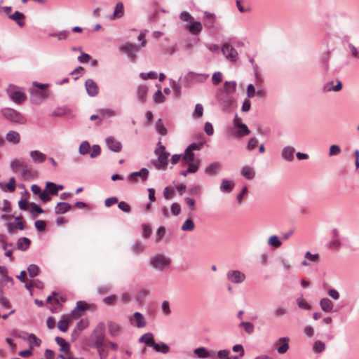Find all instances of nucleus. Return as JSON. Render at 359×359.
Listing matches in <instances>:
<instances>
[{
    "instance_id": "obj_7",
    "label": "nucleus",
    "mask_w": 359,
    "mask_h": 359,
    "mask_svg": "<svg viewBox=\"0 0 359 359\" xmlns=\"http://www.w3.org/2000/svg\"><path fill=\"white\" fill-rule=\"evenodd\" d=\"M1 113L4 118L11 122L22 123L25 120L24 116L19 111L11 108L3 109Z\"/></svg>"
},
{
    "instance_id": "obj_28",
    "label": "nucleus",
    "mask_w": 359,
    "mask_h": 359,
    "mask_svg": "<svg viewBox=\"0 0 359 359\" xmlns=\"http://www.w3.org/2000/svg\"><path fill=\"white\" fill-rule=\"evenodd\" d=\"M29 156L35 163H42L46 159V155L39 150L31 151Z\"/></svg>"
},
{
    "instance_id": "obj_4",
    "label": "nucleus",
    "mask_w": 359,
    "mask_h": 359,
    "mask_svg": "<svg viewBox=\"0 0 359 359\" xmlns=\"http://www.w3.org/2000/svg\"><path fill=\"white\" fill-rule=\"evenodd\" d=\"M154 153L158 155V158L156 160H151V165L157 170H165L169 163L168 157L170 155V152L155 149Z\"/></svg>"
},
{
    "instance_id": "obj_1",
    "label": "nucleus",
    "mask_w": 359,
    "mask_h": 359,
    "mask_svg": "<svg viewBox=\"0 0 359 359\" xmlns=\"http://www.w3.org/2000/svg\"><path fill=\"white\" fill-rule=\"evenodd\" d=\"M105 330L106 326L103 322H100L97 325L91 335V337L95 339L91 344V347L100 348L101 346H104L105 341Z\"/></svg>"
},
{
    "instance_id": "obj_14",
    "label": "nucleus",
    "mask_w": 359,
    "mask_h": 359,
    "mask_svg": "<svg viewBox=\"0 0 359 359\" xmlns=\"http://www.w3.org/2000/svg\"><path fill=\"white\" fill-rule=\"evenodd\" d=\"M85 88L90 97H95L99 93L98 85L92 79H88L85 81Z\"/></svg>"
},
{
    "instance_id": "obj_11",
    "label": "nucleus",
    "mask_w": 359,
    "mask_h": 359,
    "mask_svg": "<svg viewBox=\"0 0 359 359\" xmlns=\"http://www.w3.org/2000/svg\"><path fill=\"white\" fill-rule=\"evenodd\" d=\"M227 280L235 284H241L245 280V275L239 270H230L226 273Z\"/></svg>"
},
{
    "instance_id": "obj_8",
    "label": "nucleus",
    "mask_w": 359,
    "mask_h": 359,
    "mask_svg": "<svg viewBox=\"0 0 359 359\" xmlns=\"http://www.w3.org/2000/svg\"><path fill=\"white\" fill-rule=\"evenodd\" d=\"M120 49L123 53L128 55L130 60L135 61L136 60V53L139 50V46L137 45L127 42L123 44Z\"/></svg>"
},
{
    "instance_id": "obj_31",
    "label": "nucleus",
    "mask_w": 359,
    "mask_h": 359,
    "mask_svg": "<svg viewBox=\"0 0 359 359\" xmlns=\"http://www.w3.org/2000/svg\"><path fill=\"white\" fill-rule=\"evenodd\" d=\"M124 15V5L121 1L118 2L115 7L114 13L111 15L109 16L111 20L121 18Z\"/></svg>"
},
{
    "instance_id": "obj_38",
    "label": "nucleus",
    "mask_w": 359,
    "mask_h": 359,
    "mask_svg": "<svg viewBox=\"0 0 359 359\" xmlns=\"http://www.w3.org/2000/svg\"><path fill=\"white\" fill-rule=\"evenodd\" d=\"M153 348L156 352L166 354L170 352V346L165 342L161 341L160 343H153Z\"/></svg>"
},
{
    "instance_id": "obj_62",
    "label": "nucleus",
    "mask_w": 359,
    "mask_h": 359,
    "mask_svg": "<svg viewBox=\"0 0 359 359\" xmlns=\"http://www.w3.org/2000/svg\"><path fill=\"white\" fill-rule=\"evenodd\" d=\"M297 304L300 309L304 310H309L311 308V305L302 297L297 299Z\"/></svg>"
},
{
    "instance_id": "obj_34",
    "label": "nucleus",
    "mask_w": 359,
    "mask_h": 359,
    "mask_svg": "<svg viewBox=\"0 0 359 359\" xmlns=\"http://www.w3.org/2000/svg\"><path fill=\"white\" fill-rule=\"evenodd\" d=\"M320 306L323 311L330 313L333 310L334 304L329 298L325 297L320 300Z\"/></svg>"
},
{
    "instance_id": "obj_39",
    "label": "nucleus",
    "mask_w": 359,
    "mask_h": 359,
    "mask_svg": "<svg viewBox=\"0 0 359 359\" xmlns=\"http://www.w3.org/2000/svg\"><path fill=\"white\" fill-rule=\"evenodd\" d=\"M154 334L151 332H147L142 335L139 339V343H144L149 346H151L153 348V343H156L154 340Z\"/></svg>"
},
{
    "instance_id": "obj_13",
    "label": "nucleus",
    "mask_w": 359,
    "mask_h": 359,
    "mask_svg": "<svg viewBox=\"0 0 359 359\" xmlns=\"http://www.w3.org/2000/svg\"><path fill=\"white\" fill-rule=\"evenodd\" d=\"M105 143L108 149L116 153L121 151L123 147L121 142L112 136L107 137Z\"/></svg>"
},
{
    "instance_id": "obj_54",
    "label": "nucleus",
    "mask_w": 359,
    "mask_h": 359,
    "mask_svg": "<svg viewBox=\"0 0 359 359\" xmlns=\"http://www.w3.org/2000/svg\"><path fill=\"white\" fill-rule=\"evenodd\" d=\"M194 353L200 358H207L210 356L209 351L205 347L196 348Z\"/></svg>"
},
{
    "instance_id": "obj_35",
    "label": "nucleus",
    "mask_w": 359,
    "mask_h": 359,
    "mask_svg": "<svg viewBox=\"0 0 359 359\" xmlns=\"http://www.w3.org/2000/svg\"><path fill=\"white\" fill-rule=\"evenodd\" d=\"M15 179L14 177H10L8 182L6 184L0 182V189L3 191L13 192L15 189Z\"/></svg>"
},
{
    "instance_id": "obj_41",
    "label": "nucleus",
    "mask_w": 359,
    "mask_h": 359,
    "mask_svg": "<svg viewBox=\"0 0 359 359\" xmlns=\"http://www.w3.org/2000/svg\"><path fill=\"white\" fill-rule=\"evenodd\" d=\"M70 317L67 315H62L61 319L57 323V328L62 332H65L69 327V321Z\"/></svg>"
},
{
    "instance_id": "obj_45",
    "label": "nucleus",
    "mask_w": 359,
    "mask_h": 359,
    "mask_svg": "<svg viewBox=\"0 0 359 359\" xmlns=\"http://www.w3.org/2000/svg\"><path fill=\"white\" fill-rule=\"evenodd\" d=\"M36 175V172L33 170L32 168L31 165L26 164L25 166H24V168L21 170V177H32L34 175Z\"/></svg>"
},
{
    "instance_id": "obj_64",
    "label": "nucleus",
    "mask_w": 359,
    "mask_h": 359,
    "mask_svg": "<svg viewBox=\"0 0 359 359\" xmlns=\"http://www.w3.org/2000/svg\"><path fill=\"white\" fill-rule=\"evenodd\" d=\"M313 351L316 353H322L325 349V344L321 341H316L313 344Z\"/></svg>"
},
{
    "instance_id": "obj_44",
    "label": "nucleus",
    "mask_w": 359,
    "mask_h": 359,
    "mask_svg": "<svg viewBox=\"0 0 359 359\" xmlns=\"http://www.w3.org/2000/svg\"><path fill=\"white\" fill-rule=\"evenodd\" d=\"M237 83L235 81H225L224 88L219 89L217 91H225L231 95V93H234L236 89Z\"/></svg>"
},
{
    "instance_id": "obj_29",
    "label": "nucleus",
    "mask_w": 359,
    "mask_h": 359,
    "mask_svg": "<svg viewBox=\"0 0 359 359\" xmlns=\"http://www.w3.org/2000/svg\"><path fill=\"white\" fill-rule=\"evenodd\" d=\"M148 87L144 85H140L137 87V97L138 100L144 104L147 100Z\"/></svg>"
},
{
    "instance_id": "obj_15",
    "label": "nucleus",
    "mask_w": 359,
    "mask_h": 359,
    "mask_svg": "<svg viewBox=\"0 0 359 359\" xmlns=\"http://www.w3.org/2000/svg\"><path fill=\"white\" fill-rule=\"evenodd\" d=\"M149 171L147 168H142L139 171L131 172L128 177L133 182H135L137 180V177H140L142 182H145L149 177Z\"/></svg>"
},
{
    "instance_id": "obj_59",
    "label": "nucleus",
    "mask_w": 359,
    "mask_h": 359,
    "mask_svg": "<svg viewBox=\"0 0 359 359\" xmlns=\"http://www.w3.org/2000/svg\"><path fill=\"white\" fill-rule=\"evenodd\" d=\"M188 193L191 196H199L201 194V187L198 184H191L189 187Z\"/></svg>"
},
{
    "instance_id": "obj_49",
    "label": "nucleus",
    "mask_w": 359,
    "mask_h": 359,
    "mask_svg": "<svg viewBox=\"0 0 359 359\" xmlns=\"http://www.w3.org/2000/svg\"><path fill=\"white\" fill-rule=\"evenodd\" d=\"M90 145L87 140L83 141L79 147V154L81 156L87 155L90 153Z\"/></svg>"
},
{
    "instance_id": "obj_51",
    "label": "nucleus",
    "mask_w": 359,
    "mask_h": 359,
    "mask_svg": "<svg viewBox=\"0 0 359 359\" xmlns=\"http://www.w3.org/2000/svg\"><path fill=\"white\" fill-rule=\"evenodd\" d=\"M194 227H195V224H194V222L193 221V219L191 218H188L182 224V225L181 226V229L183 231H191L194 229Z\"/></svg>"
},
{
    "instance_id": "obj_55",
    "label": "nucleus",
    "mask_w": 359,
    "mask_h": 359,
    "mask_svg": "<svg viewBox=\"0 0 359 359\" xmlns=\"http://www.w3.org/2000/svg\"><path fill=\"white\" fill-rule=\"evenodd\" d=\"M69 112V109L67 107H58L52 113V116L55 117H60L63 115H67Z\"/></svg>"
},
{
    "instance_id": "obj_52",
    "label": "nucleus",
    "mask_w": 359,
    "mask_h": 359,
    "mask_svg": "<svg viewBox=\"0 0 359 359\" xmlns=\"http://www.w3.org/2000/svg\"><path fill=\"white\" fill-rule=\"evenodd\" d=\"M182 158L185 162L194 161L195 159V154L191 150H189V148H186L184 152L182 154Z\"/></svg>"
},
{
    "instance_id": "obj_12",
    "label": "nucleus",
    "mask_w": 359,
    "mask_h": 359,
    "mask_svg": "<svg viewBox=\"0 0 359 359\" xmlns=\"http://www.w3.org/2000/svg\"><path fill=\"white\" fill-rule=\"evenodd\" d=\"M88 309V305L85 301H78L76 307L71 311L74 319H79L83 316V313Z\"/></svg>"
},
{
    "instance_id": "obj_9",
    "label": "nucleus",
    "mask_w": 359,
    "mask_h": 359,
    "mask_svg": "<svg viewBox=\"0 0 359 359\" xmlns=\"http://www.w3.org/2000/svg\"><path fill=\"white\" fill-rule=\"evenodd\" d=\"M325 43L327 47V52L324 55L323 59L328 60L331 52L335 49L338 43L337 36L334 34H328L325 38Z\"/></svg>"
},
{
    "instance_id": "obj_24",
    "label": "nucleus",
    "mask_w": 359,
    "mask_h": 359,
    "mask_svg": "<svg viewBox=\"0 0 359 359\" xmlns=\"http://www.w3.org/2000/svg\"><path fill=\"white\" fill-rule=\"evenodd\" d=\"M46 95L38 90L32 89L30 92V101L34 104H39L45 99Z\"/></svg>"
},
{
    "instance_id": "obj_36",
    "label": "nucleus",
    "mask_w": 359,
    "mask_h": 359,
    "mask_svg": "<svg viewBox=\"0 0 359 359\" xmlns=\"http://www.w3.org/2000/svg\"><path fill=\"white\" fill-rule=\"evenodd\" d=\"M234 187V182L232 180L223 179L219 189L222 193H230Z\"/></svg>"
},
{
    "instance_id": "obj_40",
    "label": "nucleus",
    "mask_w": 359,
    "mask_h": 359,
    "mask_svg": "<svg viewBox=\"0 0 359 359\" xmlns=\"http://www.w3.org/2000/svg\"><path fill=\"white\" fill-rule=\"evenodd\" d=\"M27 163H25L23 159H13L10 163V168L13 172H18L19 168L23 169L24 166L26 165Z\"/></svg>"
},
{
    "instance_id": "obj_46",
    "label": "nucleus",
    "mask_w": 359,
    "mask_h": 359,
    "mask_svg": "<svg viewBox=\"0 0 359 359\" xmlns=\"http://www.w3.org/2000/svg\"><path fill=\"white\" fill-rule=\"evenodd\" d=\"M241 175L248 180H252L255 176V172L249 166H243L241 169Z\"/></svg>"
},
{
    "instance_id": "obj_6",
    "label": "nucleus",
    "mask_w": 359,
    "mask_h": 359,
    "mask_svg": "<svg viewBox=\"0 0 359 359\" xmlns=\"http://www.w3.org/2000/svg\"><path fill=\"white\" fill-rule=\"evenodd\" d=\"M150 264L154 269L162 270L171 264V259L163 255H156L149 259Z\"/></svg>"
},
{
    "instance_id": "obj_30",
    "label": "nucleus",
    "mask_w": 359,
    "mask_h": 359,
    "mask_svg": "<svg viewBox=\"0 0 359 359\" xmlns=\"http://www.w3.org/2000/svg\"><path fill=\"white\" fill-rule=\"evenodd\" d=\"M44 193L49 197L48 201L52 199L53 196H57L56 184L52 182L46 183Z\"/></svg>"
},
{
    "instance_id": "obj_61",
    "label": "nucleus",
    "mask_w": 359,
    "mask_h": 359,
    "mask_svg": "<svg viewBox=\"0 0 359 359\" xmlns=\"http://www.w3.org/2000/svg\"><path fill=\"white\" fill-rule=\"evenodd\" d=\"M156 128L158 133L162 135H165L168 133L167 128L164 126L161 118L158 119L156 123Z\"/></svg>"
},
{
    "instance_id": "obj_37",
    "label": "nucleus",
    "mask_w": 359,
    "mask_h": 359,
    "mask_svg": "<svg viewBox=\"0 0 359 359\" xmlns=\"http://www.w3.org/2000/svg\"><path fill=\"white\" fill-rule=\"evenodd\" d=\"M31 244V241L27 237L20 238L16 243V249L25 251L29 248Z\"/></svg>"
},
{
    "instance_id": "obj_26",
    "label": "nucleus",
    "mask_w": 359,
    "mask_h": 359,
    "mask_svg": "<svg viewBox=\"0 0 359 359\" xmlns=\"http://www.w3.org/2000/svg\"><path fill=\"white\" fill-rule=\"evenodd\" d=\"M250 133V130L248 126L243 123H236L235 128V135L238 137L248 135Z\"/></svg>"
},
{
    "instance_id": "obj_63",
    "label": "nucleus",
    "mask_w": 359,
    "mask_h": 359,
    "mask_svg": "<svg viewBox=\"0 0 359 359\" xmlns=\"http://www.w3.org/2000/svg\"><path fill=\"white\" fill-rule=\"evenodd\" d=\"M180 19L183 22H191L194 18L193 16L186 11H183L180 13L179 15Z\"/></svg>"
},
{
    "instance_id": "obj_23",
    "label": "nucleus",
    "mask_w": 359,
    "mask_h": 359,
    "mask_svg": "<svg viewBox=\"0 0 359 359\" xmlns=\"http://www.w3.org/2000/svg\"><path fill=\"white\" fill-rule=\"evenodd\" d=\"M187 27L192 35H198L203 29L202 23L194 20V19L187 25Z\"/></svg>"
},
{
    "instance_id": "obj_42",
    "label": "nucleus",
    "mask_w": 359,
    "mask_h": 359,
    "mask_svg": "<svg viewBox=\"0 0 359 359\" xmlns=\"http://www.w3.org/2000/svg\"><path fill=\"white\" fill-rule=\"evenodd\" d=\"M55 342L57 345L60 346V351L62 352L67 353L70 350V344L69 342L65 341V340L60 337H56Z\"/></svg>"
},
{
    "instance_id": "obj_32",
    "label": "nucleus",
    "mask_w": 359,
    "mask_h": 359,
    "mask_svg": "<svg viewBox=\"0 0 359 359\" xmlns=\"http://www.w3.org/2000/svg\"><path fill=\"white\" fill-rule=\"evenodd\" d=\"M72 205L67 202H59L55 207V212L57 215H62L69 211Z\"/></svg>"
},
{
    "instance_id": "obj_57",
    "label": "nucleus",
    "mask_w": 359,
    "mask_h": 359,
    "mask_svg": "<svg viewBox=\"0 0 359 359\" xmlns=\"http://www.w3.org/2000/svg\"><path fill=\"white\" fill-rule=\"evenodd\" d=\"M238 326L240 327H243L245 331L249 334H252L255 330V326L251 322L243 321Z\"/></svg>"
},
{
    "instance_id": "obj_19",
    "label": "nucleus",
    "mask_w": 359,
    "mask_h": 359,
    "mask_svg": "<svg viewBox=\"0 0 359 359\" xmlns=\"http://www.w3.org/2000/svg\"><path fill=\"white\" fill-rule=\"evenodd\" d=\"M108 333L111 337H117L121 332V326L116 322L109 320L107 322Z\"/></svg>"
},
{
    "instance_id": "obj_33",
    "label": "nucleus",
    "mask_w": 359,
    "mask_h": 359,
    "mask_svg": "<svg viewBox=\"0 0 359 359\" xmlns=\"http://www.w3.org/2000/svg\"><path fill=\"white\" fill-rule=\"evenodd\" d=\"M6 140L13 144H18L20 141V133L15 130H10L6 135Z\"/></svg>"
},
{
    "instance_id": "obj_17",
    "label": "nucleus",
    "mask_w": 359,
    "mask_h": 359,
    "mask_svg": "<svg viewBox=\"0 0 359 359\" xmlns=\"http://www.w3.org/2000/svg\"><path fill=\"white\" fill-rule=\"evenodd\" d=\"M130 322L138 328H142L146 325L145 318L139 311H136L133 313V318H130Z\"/></svg>"
},
{
    "instance_id": "obj_58",
    "label": "nucleus",
    "mask_w": 359,
    "mask_h": 359,
    "mask_svg": "<svg viewBox=\"0 0 359 359\" xmlns=\"http://www.w3.org/2000/svg\"><path fill=\"white\" fill-rule=\"evenodd\" d=\"M8 283H10L11 285H13V279L11 276H9L7 275V273H5L1 276V278L0 279V289H3V287Z\"/></svg>"
},
{
    "instance_id": "obj_22",
    "label": "nucleus",
    "mask_w": 359,
    "mask_h": 359,
    "mask_svg": "<svg viewBox=\"0 0 359 359\" xmlns=\"http://www.w3.org/2000/svg\"><path fill=\"white\" fill-rule=\"evenodd\" d=\"M221 168V164L219 162H213L205 167L204 172L205 175L214 177L217 175Z\"/></svg>"
},
{
    "instance_id": "obj_18",
    "label": "nucleus",
    "mask_w": 359,
    "mask_h": 359,
    "mask_svg": "<svg viewBox=\"0 0 359 359\" xmlns=\"http://www.w3.org/2000/svg\"><path fill=\"white\" fill-rule=\"evenodd\" d=\"M343 85L341 81L339 79L336 80V84L334 85V81H330L323 85V90L325 92H338L342 89Z\"/></svg>"
},
{
    "instance_id": "obj_50",
    "label": "nucleus",
    "mask_w": 359,
    "mask_h": 359,
    "mask_svg": "<svg viewBox=\"0 0 359 359\" xmlns=\"http://www.w3.org/2000/svg\"><path fill=\"white\" fill-rule=\"evenodd\" d=\"M267 243L273 248H278L282 245V241L278 236L273 235L269 238Z\"/></svg>"
},
{
    "instance_id": "obj_43",
    "label": "nucleus",
    "mask_w": 359,
    "mask_h": 359,
    "mask_svg": "<svg viewBox=\"0 0 359 359\" xmlns=\"http://www.w3.org/2000/svg\"><path fill=\"white\" fill-rule=\"evenodd\" d=\"M156 86L158 88V90L155 92V93L153 96V100H154V103L161 104L165 102V97L161 91V85L156 84Z\"/></svg>"
},
{
    "instance_id": "obj_21",
    "label": "nucleus",
    "mask_w": 359,
    "mask_h": 359,
    "mask_svg": "<svg viewBox=\"0 0 359 359\" xmlns=\"http://www.w3.org/2000/svg\"><path fill=\"white\" fill-rule=\"evenodd\" d=\"M295 149L292 146H285L281 151V158L287 162H291L294 160V154Z\"/></svg>"
},
{
    "instance_id": "obj_27",
    "label": "nucleus",
    "mask_w": 359,
    "mask_h": 359,
    "mask_svg": "<svg viewBox=\"0 0 359 359\" xmlns=\"http://www.w3.org/2000/svg\"><path fill=\"white\" fill-rule=\"evenodd\" d=\"M31 191L34 195L39 196V199L43 203L48 202L49 197L44 193V190L43 191H41V189L39 185L36 184H32L31 187Z\"/></svg>"
},
{
    "instance_id": "obj_2",
    "label": "nucleus",
    "mask_w": 359,
    "mask_h": 359,
    "mask_svg": "<svg viewBox=\"0 0 359 359\" xmlns=\"http://www.w3.org/2000/svg\"><path fill=\"white\" fill-rule=\"evenodd\" d=\"M6 92L10 99L16 104H22L27 99L24 89L13 84L8 86Z\"/></svg>"
},
{
    "instance_id": "obj_60",
    "label": "nucleus",
    "mask_w": 359,
    "mask_h": 359,
    "mask_svg": "<svg viewBox=\"0 0 359 359\" xmlns=\"http://www.w3.org/2000/svg\"><path fill=\"white\" fill-rule=\"evenodd\" d=\"M29 276L32 278L36 276L39 273V267L34 264H31L27 267Z\"/></svg>"
},
{
    "instance_id": "obj_53",
    "label": "nucleus",
    "mask_w": 359,
    "mask_h": 359,
    "mask_svg": "<svg viewBox=\"0 0 359 359\" xmlns=\"http://www.w3.org/2000/svg\"><path fill=\"white\" fill-rule=\"evenodd\" d=\"M188 164V172H189L191 174L196 173L200 166V161L196 160V161H191V162H185L184 164Z\"/></svg>"
},
{
    "instance_id": "obj_48",
    "label": "nucleus",
    "mask_w": 359,
    "mask_h": 359,
    "mask_svg": "<svg viewBox=\"0 0 359 359\" xmlns=\"http://www.w3.org/2000/svg\"><path fill=\"white\" fill-rule=\"evenodd\" d=\"M25 334L27 335V339L29 341V346L31 348L33 347V346H39L41 344V340L37 337L33 333H27Z\"/></svg>"
},
{
    "instance_id": "obj_5",
    "label": "nucleus",
    "mask_w": 359,
    "mask_h": 359,
    "mask_svg": "<svg viewBox=\"0 0 359 359\" xmlns=\"http://www.w3.org/2000/svg\"><path fill=\"white\" fill-rule=\"evenodd\" d=\"M208 77V74H198L190 71L183 77L182 82L185 86L189 87L194 83L205 82Z\"/></svg>"
},
{
    "instance_id": "obj_20",
    "label": "nucleus",
    "mask_w": 359,
    "mask_h": 359,
    "mask_svg": "<svg viewBox=\"0 0 359 359\" xmlns=\"http://www.w3.org/2000/svg\"><path fill=\"white\" fill-rule=\"evenodd\" d=\"M204 18H203V25L204 27L208 29H212L214 27V25L216 21V15L213 13H210L209 11H205L203 13Z\"/></svg>"
},
{
    "instance_id": "obj_16",
    "label": "nucleus",
    "mask_w": 359,
    "mask_h": 359,
    "mask_svg": "<svg viewBox=\"0 0 359 359\" xmlns=\"http://www.w3.org/2000/svg\"><path fill=\"white\" fill-rule=\"evenodd\" d=\"M289 341H290V338L288 337H280L276 341V345L277 346L276 350L279 354H281V355L284 354L288 351V349L290 348Z\"/></svg>"
},
{
    "instance_id": "obj_10",
    "label": "nucleus",
    "mask_w": 359,
    "mask_h": 359,
    "mask_svg": "<svg viewBox=\"0 0 359 359\" xmlns=\"http://www.w3.org/2000/svg\"><path fill=\"white\" fill-rule=\"evenodd\" d=\"M223 55L231 62H236L238 60V52L233 46L228 43H224L221 48Z\"/></svg>"
},
{
    "instance_id": "obj_56",
    "label": "nucleus",
    "mask_w": 359,
    "mask_h": 359,
    "mask_svg": "<svg viewBox=\"0 0 359 359\" xmlns=\"http://www.w3.org/2000/svg\"><path fill=\"white\" fill-rule=\"evenodd\" d=\"M203 114V107L201 104L198 103L195 105L194 111L192 116L195 119H198L202 117Z\"/></svg>"
},
{
    "instance_id": "obj_3",
    "label": "nucleus",
    "mask_w": 359,
    "mask_h": 359,
    "mask_svg": "<svg viewBox=\"0 0 359 359\" xmlns=\"http://www.w3.org/2000/svg\"><path fill=\"white\" fill-rule=\"evenodd\" d=\"M216 99L222 110L229 111L232 109L234 98L229 93L225 91H217Z\"/></svg>"
},
{
    "instance_id": "obj_25",
    "label": "nucleus",
    "mask_w": 359,
    "mask_h": 359,
    "mask_svg": "<svg viewBox=\"0 0 359 359\" xmlns=\"http://www.w3.org/2000/svg\"><path fill=\"white\" fill-rule=\"evenodd\" d=\"M8 18L15 21L20 27H22L25 25L26 17L22 12L16 11L13 14L9 15Z\"/></svg>"
},
{
    "instance_id": "obj_47",
    "label": "nucleus",
    "mask_w": 359,
    "mask_h": 359,
    "mask_svg": "<svg viewBox=\"0 0 359 359\" xmlns=\"http://www.w3.org/2000/svg\"><path fill=\"white\" fill-rule=\"evenodd\" d=\"M30 210L29 212L33 217H35L39 214H42L44 212L43 209L39 204H36L35 203H30Z\"/></svg>"
}]
</instances>
